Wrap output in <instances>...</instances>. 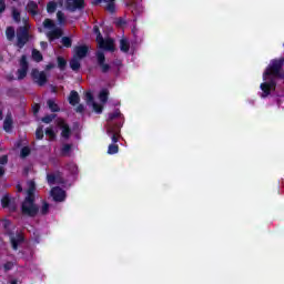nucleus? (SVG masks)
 Masks as SVG:
<instances>
[{"label":"nucleus","mask_w":284,"mask_h":284,"mask_svg":"<svg viewBox=\"0 0 284 284\" xmlns=\"http://www.w3.org/2000/svg\"><path fill=\"white\" fill-rule=\"evenodd\" d=\"M284 60H273L263 74V83L260 85L262 98L270 97L273 90H276V79H283Z\"/></svg>","instance_id":"nucleus-1"},{"label":"nucleus","mask_w":284,"mask_h":284,"mask_svg":"<svg viewBox=\"0 0 284 284\" xmlns=\"http://www.w3.org/2000/svg\"><path fill=\"white\" fill-rule=\"evenodd\" d=\"M39 212V207L34 205V182H28L27 196L24 202L22 203V214L27 216H34Z\"/></svg>","instance_id":"nucleus-2"},{"label":"nucleus","mask_w":284,"mask_h":284,"mask_svg":"<svg viewBox=\"0 0 284 284\" xmlns=\"http://www.w3.org/2000/svg\"><path fill=\"white\" fill-rule=\"evenodd\" d=\"M108 90H102L99 94V99H100V103L94 101V98L92 97V92L88 91L85 92V101H87V105H90L91 108H93L94 112H97V114H101L103 112V105H105V103L108 102Z\"/></svg>","instance_id":"nucleus-3"},{"label":"nucleus","mask_w":284,"mask_h":284,"mask_svg":"<svg viewBox=\"0 0 284 284\" xmlns=\"http://www.w3.org/2000/svg\"><path fill=\"white\" fill-rule=\"evenodd\" d=\"M43 28L47 30L45 36H47V39H49V41L61 39V37L63 36V30H61V28H58L54 24V21L50 19L44 20Z\"/></svg>","instance_id":"nucleus-4"},{"label":"nucleus","mask_w":284,"mask_h":284,"mask_svg":"<svg viewBox=\"0 0 284 284\" xmlns=\"http://www.w3.org/2000/svg\"><path fill=\"white\" fill-rule=\"evenodd\" d=\"M93 31L95 32V34H98L97 43L99 48L101 50H108L109 52H114V40H112L111 38L103 39V37L101 36V32H99V27H94Z\"/></svg>","instance_id":"nucleus-5"},{"label":"nucleus","mask_w":284,"mask_h":284,"mask_svg":"<svg viewBox=\"0 0 284 284\" xmlns=\"http://www.w3.org/2000/svg\"><path fill=\"white\" fill-rule=\"evenodd\" d=\"M84 0H62L61 7L67 8V10H81L83 8Z\"/></svg>","instance_id":"nucleus-6"},{"label":"nucleus","mask_w":284,"mask_h":284,"mask_svg":"<svg viewBox=\"0 0 284 284\" xmlns=\"http://www.w3.org/2000/svg\"><path fill=\"white\" fill-rule=\"evenodd\" d=\"M109 136L112 139V143H116L119 141V134L121 132V126L110 124L106 130Z\"/></svg>","instance_id":"nucleus-7"},{"label":"nucleus","mask_w":284,"mask_h":284,"mask_svg":"<svg viewBox=\"0 0 284 284\" xmlns=\"http://www.w3.org/2000/svg\"><path fill=\"white\" fill-rule=\"evenodd\" d=\"M18 79H26V75L28 74V60L26 55H22L20 60V68L18 69Z\"/></svg>","instance_id":"nucleus-8"},{"label":"nucleus","mask_w":284,"mask_h":284,"mask_svg":"<svg viewBox=\"0 0 284 284\" xmlns=\"http://www.w3.org/2000/svg\"><path fill=\"white\" fill-rule=\"evenodd\" d=\"M31 77L39 85H43L47 81L45 72H39L37 69L32 70Z\"/></svg>","instance_id":"nucleus-9"},{"label":"nucleus","mask_w":284,"mask_h":284,"mask_svg":"<svg viewBox=\"0 0 284 284\" xmlns=\"http://www.w3.org/2000/svg\"><path fill=\"white\" fill-rule=\"evenodd\" d=\"M28 30H26V28H21L18 31V48H21L22 45H26V43H28Z\"/></svg>","instance_id":"nucleus-10"},{"label":"nucleus","mask_w":284,"mask_h":284,"mask_svg":"<svg viewBox=\"0 0 284 284\" xmlns=\"http://www.w3.org/2000/svg\"><path fill=\"white\" fill-rule=\"evenodd\" d=\"M51 196L53 197V201L57 202L65 201V191L60 187H53L51 190Z\"/></svg>","instance_id":"nucleus-11"},{"label":"nucleus","mask_w":284,"mask_h":284,"mask_svg":"<svg viewBox=\"0 0 284 284\" xmlns=\"http://www.w3.org/2000/svg\"><path fill=\"white\" fill-rule=\"evenodd\" d=\"M10 241L13 250H17L21 243H23V234L17 233L16 235H10Z\"/></svg>","instance_id":"nucleus-12"},{"label":"nucleus","mask_w":284,"mask_h":284,"mask_svg":"<svg viewBox=\"0 0 284 284\" xmlns=\"http://www.w3.org/2000/svg\"><path fill=\"white\" fill-rule=\"evenodd\" d=\"M49 185H55L63 183V180L61 179V173H52L47 176Z\"/></svg>","instance_id":"nucleus-13"},{"label":"nucleus","mask_w":284,"mask_h":284,"mask_svg":"<svg viewBox=\"0 0 284 284\" xmlns=\"http://www.w3.org/2000/svg\"><path fill=\"white\" fill-rule=\"evenodd\" d=\"M58 128L62 130L61 136L63 139H68L70 136V128H68V124L61 119L58 120Z\"/></svg>","instance_id":"nucleus-14"},{"label":"nucleus","mask_w":284,"mask_h":284,"mask_svg":"<svg viewBox=\"0 0 284 284\" xmlns=\"http://www.w3.org/2000/svg\"><path fill=\"white\" fill-rule=\"evenodd\" d=\"M115 0H95L94 3L95 6L98 3H106L105 9L108 12H114L116 10V7L114 6Z\"/></svg>","instance_id":"nucleus-15"},{"label":"nucleus","mask_w":284,"mask_h":284,"mask_svg":"<svg viewBox=\"0 0 284 284\" xmlns=\"http://www.w3.org/2000/svg\"><path fill=\"white\" fill-rule=\"evenodd\" d=\"M88 54V47L80 45L74 48V55L78 59H83Z\"/></svg>","instance_id":"nucleus-16"},{"label":"nucleus","mask_w":284,"mask_h":284,"mask_svg":"<svg viewBox=\"0 0 284 284\" xmlns=\"http://www.w3.org/2000/svg\"><path fill=\"white\" fill-rule=\"evenodd\" d=\"M97 58H98V63L102 68V71L108 72V70H110V67L103 63V61H105V54H103V52L100 51L97 53Z\"/></svg>","instance_id":"nucleus-17"},{"label":"nucleus","mask_w":284,"mask_h":284,"mask_svg":"<svg viewBox=\"0 0 284 284\" xmlns=\"http://www.w3.org/2000/svg\"><path fill=\"white\" fill-rule=\"evenodd\" d=\"M4 132H12V115H7L3 123Z\"/></svg>","instance_id":"nucleus-18"},{"label":"nucleus","mask_w":284,"mask_h":284,"mask_svg":"<svg viewBox=\"0 0 284 284\" xmlns=\"http://www.w3.org/2000/svg\"><path fill=\"white\" fill-rule=\"evenodd\" d=\"M120 50L121 52H130V41L123 38L120 40Z\"/></svg>","instance_id":"nucleus-19"},{"label":"nucleus","mask_w":284,"mask_h":284,"mask_svg":"<svg viewBox=\"0 0 284 284\" xmlns=\"http://www.w3.org/2000/svg\"><path fill=\"white\" fill-rule=\"evenodd\" d=\"M28 12H30L33 17L37 16V12L39 10V6L36 2H29L27 6Z\"/></svg>","instance_id":"nucleus-20"},{"label":"nucleus","mask_w":284,"mask_h":284,"mask_svg":"<svg viewBox=\"0 0 284 284\" xmlns=\"http://www.w3.org/2000/svg\"><path fill=\"white\" fill-rule=\"evenodd\" d=\"M69 103L71 105H77V103H79V93H77V91L70 93Z\"/></svg>","instance_id":"nucleus-21"},{"label":"nucleus","mask_w":284,"mask_h":284,"mask_svg":"<svg viewBox=\"0 0 284 284\" xmlns=\"http://www.w3.org/2000/svg\"><path fill=\"white\" fill-rule=\"evenodd\" d=\"M70 67L73 70H79V68H81V59L73 55V59L70 62Z\"/></svg>","instance_id":"nucleus-22"},{"label":"nucleus","mask_w":284,"mask_h":284,"mask_svg":"<svg viewBox=\"0 0 284 284\" xmlns=\"http://www.w3.org/2000/svg\"><path fill=\"white\" fill-rule=\"evenodd\" d=\"M45 136H48L49 141H54V139H57V132L54 129L49 128L45 130Z\"/></svg>","instance_id":"nucleus-23"},{"label":"nucleus","mask_w":284,"mask_h":284,"mask_svg":"<svg viewBox=\"0 0 284 284\" xmlns=\"http://www.w3.org/2000/svg\"><path fill=\"white\" fill-rule=\"evenodd\" d=\"M32 59L33 61H37L39 63V61H43V55L41 54V52L37 49L32 50Z\"/></svg>","instance_id":"nucleus-24"},{"label":"nucleus","mask_w":284,"mask_h":284,"mask_svg":"<svg viewBox=\"0 0 284 284\" xmlns=\"http://www.w3.org/2000/svg\"><path fill=\"white\" fill-rule=\"evenodd\" d=\"M70 152H72V145L64 144L61 150L62 156H69Z\"/></svg>","instance_id":"nucleus-25"},{"label":"nucleus","mask_w":284,"mask_h":284,"mask_svg":"<svg viewBox=\"0 0 284 284\" xmlns=\"http://www.w3.org/2000/svg\"><path fill=\"white\" fill-rule=\"evenodd\" d=\"M6 36L9 41H12V39H14V28L12 27L7 28Z\"/></svg>","instance_id":"nucleus-26"},{"label":"nucleus","mask_w":284,"mask_h":284,"mask_svg":"<svg viewBox=\"0 0 284 284\" xmlns=\"http://www.w3.org/2000/svg\"><path fill=\"white\" fill-rule=\"evenodd\" d=\"M48 105H49V110H51V112H59V105L53 100H49Z\"/></svg>","instance_id":"nucleus-27"},{"label":"nucleus","mask_w":284,"mask_h":284,"mask_svg":"<svg viewBox=\"0 0 284 284\" xmlns=\"http://www.w3.org/2000/svg\"><path fill=\"white\" fill-rule=\"evenodd\" d=\"M119 153V145L110 144L108 148V154H118Z\"/></svg>","instance_id":"nucleus-28"},{"label":"nucleus","mask_w":284,"mask_h":284,"mask_svg":"<svg viewBox=\"0 0 284 284\" xmlns=\"http://www.w3.org/2000/svg\"><path fill=\"white\" fill-rule=\"evenodd\" d=\"M62 45H64V48H71L72 47V39L64 37L61 40Z\"/></svg>","instance_id":"nucleus-29"},{"label":"nucleus","mask_w":284,"mask_h":284,"mask_svg":"<svg viewBox=\"0 0 284 284\" xmlns=\"http://www.w3.org/2000/svg\"><path fill=\"white\" fill-rule=\"evenodd\" d=\"M55 10H57V3L49 2L47 6V12H49V14H52Z\"/></svg>","instance_id":"nucleus-30"},{"label":"nucleus","mask_w":284,"mask_h":284,"mask_svg":"<svg viewBox=\"0 0 284 284\" xmlns=\"http://www.w3.org/2000/svg\"><path fill=\"white\" fill-rule=\"evenodd\" d=\"M67 63H68V62L65 61V59H63V58H61V57L58 58V67L60 68V70H64Z\"/></svg>","instance_id":"nucleus-31"},{"label":"nucleus","mask_w":284,"mask_h":284,"mask_svg":"<svg viewBox=\"0 0 284 284\" xmlns=\"http://www.w3.org/2000/svg\"><path fill=\"white\" fill-rule=\"evenodd\" d=\"M67 169L69 170V172H71V174H77L78 172V168H77V164L74 163H70Z\"/></svg>","instance_id":"nucleus-32"},{"label":"nucleus","mask_w":284,"mask_h":284,"mask_svg":"<svg viewBox=\"0 0 284 284\" xmlns=\"http://www.w3.org/2000/svg\"><path fill=\"white\" fill-rule=\"evenodd\" d=\"M36 138L39 139V140L43 139V128L37 129Z\"/></svg>","instance_id":"nucleus-33"},{"label":"nucleus","mask_w":284,"mask_h":284,"mask_svg":"<svg viewBox=\"0 0 284 284\" xmlns=\"http://www.w3.org/2000/svg\"><path fill=\"white\" fill-rule=\"evenodd\" d=\"M57 17H58L59 23H64L65 22V17L63 16V12L59 11L57 13Z\"/></svg>","instance_id":"nucleus-34"},{"label":"nucleus","mask_w":284,"mask_h":284,"mask_svg":"<svg viewBox=\"0 0 284 284\" xmlns=\"http://www.w3.org/2000/svg\"><path fill=\"white\" fill-rule=\"evenodd\" d=\"M28 154H30V149L28 146H24L22 150H21V156L22 159H26V156H28Z\"/></svg>","instance_id":"nucleus-35"},{"label":"nucleus","mask_w":284,"mask_h":284,"mask_svg":"<svg viewBox=\"0 0 284 284\" xmlns=\"http://www.w3.org/2000/svg\"><path fill=\"white\" fill-rule=\"evenodd\" d=\"M52 119H54V114L44 116L42 119V122L43 123H51Z\"/></svg>","instance_id":"nucleus-36"},{"label":"nucleus","mask_w":284,"mask_h":284,"mask_svg":"<svg viewBox=\"0 0 284 284\" xmlns=\"http://www.w3.org/2000/svg\"><path fill=\"white\" fill-rule=\"evenodd\" d=\"M1 203H2V207H8V205H10V199H8V197H3L2 200H1Z\"/></svg>","instance_id":"nucleus-37"},{"label":"nucleus","mask_w":284,"mask_h":284,"mask_svg":"<svg viewBox=\"0 0 284 284\" xmlns=\"http://www.w3.org/2000/svg\"><path fill=\"white\" fill-rule=\"evenodd\" d=\"M49 209H50V205H49L48 203H43L40 213H41V214H45Z\"/></svg>","instance_id":"nucleus-38"},{"label":"nucleus","mask_w":284,"mask_h":284,"mask_svg":"<svg viewBox=\"0 0 284 284\" xmlns=\"http://www.w3.org/2000/svg\"><path fill=\"white\" fill-rule=\"evenodd\" d=\"M12 17L16 21H21L20 13L17 10H13Z\"/></svg>","instance_id":"nucleus-39"},{"label":"nucleus","mask_w":284,"mask_h":284,"mask_svg":"<svg viewBox=\"0 0 284 284\" xmlns=\"http://www.w3.org/2000/svg\"><path fill=\"white\" fill-rule=\"evenodd\" d=\"M121 112L115 111L113 114L109 115V120L112 121V119H116V116H120Z\"/></svg>","instance_id":"nucleus-40"},{"label":"nucleus","mask_w":284,"mask_h":284,"mask_svg":"<svg viewBox=\"0 0 284 284\" xmlns=\"http://www.w3.org/2000/svg\"><path fill=\"white\" fill-rule=\"evenodd\" d=\"M40 108H41V106H40L39 104H34V105L32 106V112H33V114H38Z\"/></svg>","instance_id":"nucleus-41"},{"label":"nucleus","mask_w":284,"mask_h":284,"mask_svg":"<svg viewBox=\"0 0 284 284\" xmlns=\"http://www.w3.org/2000/svg\"><path fill=\"white\" fill-rule=\"evenodd\" d=\"M6 163H8V156L3 155V156L0 158V164L6 165Z\"/></svg>","instance_id":"nucleus-42"},{"label":"nucleus","mask_w":284,"mask_h":284,"mask_svg":"<svg viewBox=\"0 0 284 284\" xmlns=\"http://www.w3.org/2000/svg\"><path fill=\"white\" fill-rule=\"evenodd\" d=\"M3 10H6V2L0 0V12H3Z\"/></svg>","instance_id":"nucleus-43"},{"label":"nucleus","mask_w":284,"mask_h":284,"mask_svg":"<svg viewBox=\"0 0 284 284\" xmlns=\"http://www.w3.org/2000/svg\"><path fill=\"white\" fill-rule=\"evenodd\" d=\"M40 45L42 50H45L48 48V42H41Z\"/></svg>","instance_id":"nucleus-44"},{"label":"nucleus","mask_w":284,"mask_h":284,"mask_svg":"<svg viewBox=\"0 0 284 284\" xmlns=\"http://www.w3.org/2000/svg\"><path fill=\"white\" fill-rule=\"evenodd\" d=\"M3 174H6V170H3L2 166H0V176H3Z\"/></svg>","instance_id":"nucleus-45"},{"label":"nucleus","mask_w":284,"mask_h":284,"mask_svg":"<svg viewBox=\"0 0 284 284\" xmlns=\"http://www.w3.org/2000/svg\"><path fill=\"white\" fill-rule=\"evenodd\" d=\"M83 111V105H79L78 108H77V112H82Z\"/></svg>","instance_id":"nucleus-46"},{"label":"nucleus","mask_w":284,"mask_h":284,"mask_svg":"<svg viewBox=\"0 0 284 284\" xmlns=\"http://www.w3.org/2000/svg\"><path fill=\"white\" fill-rule=\"evenodd\" d=\"M17 187H18V192H21L23 189L21 187V185H17Z\"/></svg>","instance_id":"nucleus-47"},{"label":"nucleus","mask_w":284,"mask_h":284,"mask_svg":"<svg viewBox=\"0 0 284 284\" xmlns=\"http://www.w3.org/2000/svg\"><path fill=\"white\" fill-rule=\"evenodd\" d=\"M3 119V113L0 111V121Z\"/></svg>","instance_id":"nucleus-48"},{"label":"nucleus","mask_w":284,"mask_h":284,"mask_svg":"<svg viewBox=\"0 0 284 284\" xmlns=\"http://www.w3.org/2000/svg\"><path fill=\"white\" fill-rule=\"evenodd\" d=\"M11 284H17V280H13V281L11 282Z\"/></svg>","instance_id":"nucleus-49"},{"label":"nucleus","mask_w":284,"mask_h":284,"mask_svg":"<svg viewBox=\"0 0 284 284\" xmlns=\"http://www.w3.org/2000/svg\"><path fill=\"white\" fill-rule=\"evenodd\" d=\"M4 267H6V270H10V266H8V265H6Z\"/></svg>","instance_id":"nucleus-50"},{"label":"nucleus","mask_w":284,"mask_h":284,"mask_svg":"<svg viewBox=\"0 0 284 284\" xmlns=\"http://www.w3.org/2000/svg\"><path fill=\"white\" fill-rule=\"evenodd\" d=\"M48 70H50V68H52V65H47Z\"/></svg>","instance_id":"nucleus-51"}]
</instances>
